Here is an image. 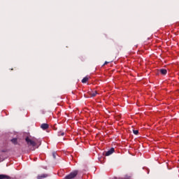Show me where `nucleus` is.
Instances as JSON below:
<instances>
[{
  "mask_svg": "<svg viewBox=\"0 0 179 179\" xmlns=\"http://www.w3.org/2000/svg\"><path fill=\"white\" fill-rule=\"evenodd\" d=\"M25 142L30 150H36V149L38 148V143L39 145H41V142L34 138H30L29 137H26Z\"/></svg>",
  "mask_w": 179,
  "mask_h": 179,
  "instance_id": "obj_1",
  "label": "nucleus"
},
{
  "mask_svg": "<svg viewBox=\"0 0 179 179\" xmlns=\"http://www.w3.org/2000/svg\"><path fill=\"white\" fill-rule=\"evenodd\" d=\"M78 176V171H74L71 173H70L69 175H67L65 178L66 179H73L75 177Z\"/></svg>",
  "mask_w": 179,
  "mask_h": 179,
  "instance_id": "obj_2",
  "label": "nucleus"
},
{
  "mask_svg": "<svg viewBox=\"0 0 179 179\" xmlns=\"http://www.w3.org/2000/svg\"><path fill=\"white\" fill-rule=\"evenodd\" d=\"M114 153V148H110L108 151L105 152V156H110V155H113Z\"/></svg>",
  "mask_w": 179,
  "mask_h": 179,
  "instance_id": "obj_3",
  "label": "nucleus"
},
{
  "mask_svg": "<svg viewBox=\"0 0 179 179\" xmlns=\"http://www.w3.org/2000/svg\"><path fill=\"white\" fill-rule=\"evenodd\" d=\"M49 125H48V124H46V123H43V124H42L41 125V128L42 129H48V128H49Z\"/></svg>",
  "mask_w": 179,
  "mask_h": 179,
  "instance_id": "obj_4",
  "label": "nucleus"
},
{
  "mask_svg": "<svg viewBox=\"0 0 179 179\" xmlns=\"http://www.w3.org/2000/svg\"><path fill=\"white\" fill-rule=\"evenodd\" d=\"M159 72H160V73H162V75H167V70H166L164 69H159Z\"/></svg>",
  "mask_w": 179,
  "mask_h": 179,
  "instance_id": "obj_5",
  "label": "nucleus"
},
{
  "mask_svg": "<svg viewBox=\"0 0 179 179\" xmlns=\"http://www.w3.org/2000/svg\"><path fill=\"white\" fill-rule=\"evenodd\" d=\"M10 142L12 143H13V145H19V143H17V138H14L11 139Z\"/></svg>",
  "mask_w": 179,
  "mask_h": 179,
  "instance_id": "obj_6",
  "label": "nucleus"
},
{
  "mask_svg": "<svg viewBox=\"0 0 179 179\" xmlns=\"http://www.w3.org/2000/svg\"><path fill=\"white\" fill-rule=\"evenodd\" d=\"M46 177H48V174H42V175H38V179H41V178H46Z\"/></svg>",
  "mask_w": 179,
  "mask_h": 179,
  "instance_id": "obj_7",
  "label": "nucleus"
},
{
  "mask_svg": "<svg viewBox=\"0 0 179 179\" xmlns=\"http://www.w3.org/2000/svg\"><path fill=\"white\" fill-rule=\"evenodd\" d=\"M0 179H10L8 175H0Z\"/></svg>",
  "mask_w": 179,
  "mask_h": 179,
  "instance_id": "obj_8",
  "label": "nucleus"
},
{
  "mask_svg": "<svg viewBox=\"0 0 179 179\" xmlns=\"http://www.w3.org/2000/svg\"><path fill=\"white\" fill-rule=\"evenodd\" d=\"M90 94L91 95V97H95V96L97 94V91H92L90 93Z\"/></svg>",
  "mask_w": 179,
  "mask_h": 179,
  "instance_id": "obj_9",
  "label": "nucleus"
},
{
  "mask_svg": "<svg viewBox=\"0 0 179 179\" xmlns=\"http://www.w3.org/2000/svg\"><path fill=\"white\" fill-rule=\"evenodd\" d=\"M87 80H89V78L88 77H85L83 80H82V83H86L87 82Z\"/></svg>",
  "mask_w": 179,
  "mask_h": 179,
  "instance_id": "obj_10",
  "label": "nucleus"
},
{
  "mask_svg": "<svg viewBox=\"0 0 179 179\" xmlns=\"http://www.w3.org/2000/svg\"><path fill=\"white\" fill-rule=\"evenodd\" d=\"M65 135V133L63 131H60L58 133V136H64Z\"/></svg>",
  "mask_w": 179,
  "mask_h": 179,
  "instance_id": "obj_11",
  "label": "nucleus"
},
{
  "mask_svg": "<svg viewBox=\"0 0 179 179\" xmlns=\"http://www.w3.org/2000/svg\"><path fill=\"white\" fill-rule=\"evenodd\" d=\"M133 132H134V135H138L139 134V131H138V130H133Z\"/></svg>",
  "mask_w": 179,
  "mask_h": 179,
  "instance_id": "obj_12",
  "label": "nucleus"
},
{
  "mask_svg": "<svg viewBox=\"0 0 179 179\" xmlns=\"http://www.w3.org/2000/svg\"><path fill=\"white\" fill-rule=\"evenodd\" d=\"M52 156L54 159H57V154H55V152H53Z\"/></svg>",
  "mask_w": 179,
  "mask_h": 179,
  "instance_id": "obj_13",
  "label": "nucleus"
},
{
  "mask_svg": "<svg viewBox=\"0 0 179 179\" xmlns=\"http://www.w3.org/2000/svg\"><path fill=\"white\" fill-rule=\"evenodd\" d=\"M107 64H108V62H106L103 65H107Z\"/></svg>",
  "mask_w": 179,
  "mask_h": 179,
  "instance_id": "obj_14",
  "label": "nucleus"
},
{
  "mask_svg": "<svg viewBox=\"0 0 179 179\" xmlns=\"http://www.w3.org/2000/svg\"><path fill=\"white\" fill-rule=\"evenodd\" d=\"M178 162H179V159H178Z\"/></svg>",
  "mask_w": 179,
  "mask_h": 179,
  "instance_id": "obj_15",
  "label": "nucleus"
}]
</instances>
